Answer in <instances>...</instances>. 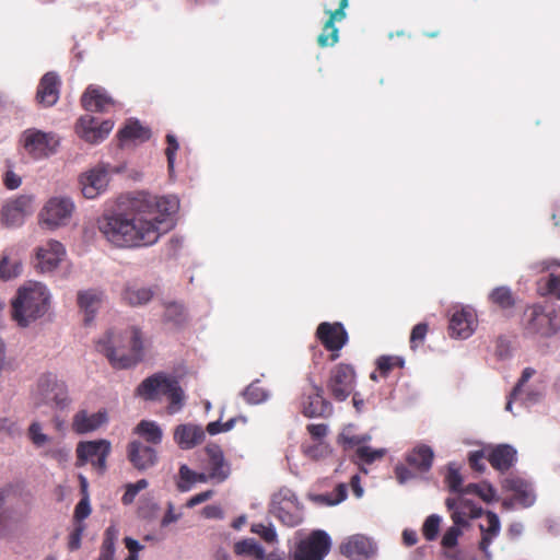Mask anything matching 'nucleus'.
<instances>
[{
  "instance_id": "20",
  "label": "nucleus",
  "mask_w": 560,
  "mask_h": 560,
  "mask_svg": "<svg viewBox=\"0 0 560 560\" xmlns=\"http://www.w3.org/2000/svg\"><path fill=\"white\" fill-rule=\"evenodd\" d=\"M340 552L350 560H365L375 552L372 540L363 535L350 536L340 547Z\"/></svg>"
},
{
  "instance_id": "9",
  "label": "nucleus",
  "mask_w": 560,
  "mask_h": 560,
  "mask_svg": "<svg viewBox=\"0 0 560 560\" xmlns=\"http://www.w3.org/2000/svg\"><path fill=\"white\" fill-rule=\"evenodd\" d=\"M24 150L35 160L47 158L55 153L59 144L58 139L51 132L37 129H27L22 135Z\"/></svg>"
},
{
  "instance_id": "8",
  "label": "nucleus",
  "mask_w": 560,
  "mask_h": 560,
  "mask_svg": "<svg viewBox=\"0 0 560 560\" xmlns=\"http://www.w3.org/2000/svg\"><path fill=\"white\" fill-rule=\"evenodd\" d=\"M74 210V205L70 198L52 197L39 212V222L49 229H56L66 225Z\"/></svg>"
},
{
  "instance_id": "30",
  "label": "nucleus",
  "mask_w": 560,
  "mask_h": 560,
  "mask_svg": "<svg viewBox=\"0 0 560 560\" xmlns=\"http://www.w3.org/2000/svg\"><path fill=\"white\" fill-rule=\"evenodd\" d=\"M154 294L155 291L151 287L127 283L121 291V300L130 306H141L149 303Z\"/></svg>"
},
{
  "instance_id": "39",
  "label": "nucleus",
  "mask_w": 560,
  "mask_h": 560,
  "mask_svg": "<svg viewBox=\"0 0 560 560\" xmlns=\"http://www.w3.org/2000/svg\"><path fill=\"white\" fill-rule=\"evenodd\" d=\"M234 552L238 556H249L256 560H264L266 552L264 548L253 538H246L235 542Z\"/></svg>"
},
{
  "instance_id": "2",
  "label": "nucleus",
  "mask_w": 560,
  "mask_h": 560,
  "mask_svg": "<svg viewBox=\"0 0 560 560\" xmlns=\"http://www.w3.org/2000/svg\"><path fill=\"white\" fill-rule=\"evenodd\" d=\"M96 349L105 354L114 368L127 369L142 359V334L137 327H129L121 334L109 330L96 342Z\"/></svg>"
},
{
  "instance_id": "43",
  "label": "nucleus",
  "mask_w": 560,
  "mask_h": 560,
  "mask_svg": "<svg viewBox=\"0 0 560 560\" xmlns=\"http://www.w3.org/2000/svg\"><path fill=\"white\" fill-rule=\"evenodd\" d=\"M244 399L252 405L264 402L268 398V393L260 386L258 380L252 382L242 393Z\"/></svg>"
},
{
  "instance_id": "27",
  "label": "nucleus",
  "mask_w": 560,
  "mask_h": 560,
  "mask_svg": "<svg viewBox=\"0 0 560 560\" xmlns=\"http://www.w3.org/2000/svg\"><path fill=\"white\" fill-rule=\"evenodd\" d=\"M205 439V432L201 427L186 423L179 424L174 431V441L182 450H189L200 444Z\"/></svg>"
},
{
  "instance_id": "33",
  "label": "nucleus",
  "mask_w": 560,
  "mask_h": 560,
  "mask_svg": "<svg viewBox=\"0 0 560 560\" xmlns=\"http://www.w3.org/2000/svg\"><path fill=\"white\" fill-rule=\"evenodd\" d=\"M375 365L376 370L370 375L372 381H377V373L386 378L395 369H402L405 360L399 355H381L376 359Z\"/></svg>"
},
{
  "instance_id": "26",
  "label": "nucleus",
  "mask_w": 560,
  "mask_h": 560,
  "mask_svg": "<svg viewBox=\"0 0 560 560\" xmlns=\"http://www.w3.org/2000/svg\"><path fill=\"white\" fill-rule=\"evenodd\" d=\"M81 104L89 112H105L114 101L103 88L90 85L81 96Z\"/></svg>"
},
{
  "instance_id": "23",
  "label": "nucleus",
  "mask_w": 560,
  "mask_h": 560,
  "mask_svg": "<svg viewBox=\"0 0 560 560\" xmlns=\"http://www.w3.org/2000/svg\"><path fill=\"white\" fill-rule=\"evenodd\" d=\"M487 460L493 469L504 472L516 463L517 452L509 444H499L487 450Z\"/></svg>"
},
{
  "instance_id": "19",
  "label": "nucleus",
  "mask_w": 560,
  "mask_h": 560,
  "mask_svg": "<svg viewBox=\"0 0 560 560\" xmlns=\"http://www.w3.org/2000/svg\"><path fill=\"white\" fill-rule=\"evenodd\" d=\"M61 81L56 72H47L39 80L36 102L44 107L55 105L59 100Z\"/></svg>"
},
{
  "instance_id": "36",
  "label": "nucleus",
  "mask_w": 560,
  "mask_h": 560,
  "mask_svg": "<svg viewBox=\"0 0 560 560\" xmlns=\"http://www.w3.org/2000/svg\"><path fill=\"white\" fill-rule=\"evenodd\" d=\"M151 137L150 130L139 121H129L122 129L118 131V138L121 142L128 140H138V141H147Z\"/></svg>"
},
{
  "instance_id": "1",
  "label": "nucleus",
  "mask_w": 560,
  "mask_h": 560,
  "mask_svg": "<svg viewBox=\"0 0 560 560\" xmlns=\"http://www.w3.org/2000/svg\"><path fill=\"white\" fill-rule=\"evenodd\" d=\"M178 208L175 196L140 192L131 199L127 212L103 215L98 220V230L117 248L150 246L172 229L170 218Z\"/></svg>"
},
{
  "instance_id": "58",
  "label": "nucleus",
  "mask_w": 560,
  "mask_h": 560,
  "mask_svg": "<svg viewBox=\"0 0 560 560\" xmlns=\"http://www.w3.org/2000/svg\"><path fill=\"white\" fill-rule=\"evenodd\" d=\"M166 143H167V147H166V150H165V154H166V158H167V166H168V170L170 171H173L174 168V161H175V154L179 148V144L177 142V139L174 135H171L168 133L166 136Z\"/></svg>"
},
{
  "instance_id": "13",
  "label": "nucleus",
  "mask_w": 560,
  "mask_h": 560,
  "mask_svg": "<svg viewBox=\"0 0 560 560\" xmlns=\"http://www.w3.org/2000/svg\"><path fill=\"white\" fill-rule=\"evenodd\" d=\"M177 384L174 377L164 374H154L143 380L137 387V394L145 400H155L160 396H168Z\"/></svg>"
},
{
  "instance_id": "61",
  "label": "nucleus",
  "mask_w": 560,
  "mask_h": 560,
  "mask_svg": "<svg viewBox=\"0 0 560 560\" xmlns=\"http://www.w3.org/2000/svg\"><path fill=\"white\" fill-rule=\"evenodd\" d=\"M306 429L311 436L316 441H320L328 432V427L325 423L308 424Z\"/></svg>"
},
{
  "instance_id": "55",
  "label": "nucleus",
  "mask_w": 560,
  "mask_h": 560,
  "mask_svg": "<svg viewBox=\"0 0 560 560\" xmlns=\"http://www.w3.org/2000/svg\"><path fill=\"white\" fill-rule=\"evenodd\" d=\"M464 525H453L444 533L441 545L445 549H453L457 546V541L459 536L462 535V529Z\"/></svg>"
},
{
  "instance_id": "25",
  "label": "nucleus",
  "mask_w": 560,
  "mask_h": 560,
  "mask_svg": "<svg viewBox=\"0 0 560 560\" xmlns=\"http://www.w3.org/2000/svg\"><path fill=\"white\" fill-rule=\"evenodd\" d=\"M325 13L328 14V20L325 22L320 34L317 36V44L319 47H331L339 39V30L335 23L340 22L346 18V12H341V9L331 10L324 4Z\"/></svg>"
},
{
  "instance_id": "60",
  "label": "nucleus",
  "mask_w": 560,
  "mask_h": 560,
  "mask_svg": "<svg viewBox=\"0 0 560 560\" xmlns=\"http://www.w3.org/2000/svg\"><path fill=\"white\" fill-rule=\"evenodd\" d=\"M536 371L533 368H525L522 372L520 380L512 390V397H518L522 393L523 386L528 382L530 377L535 375Z\"/></svg>"
},
{
  "instance_id": "45",
  "label": "nucleus",
  "mask_w": 560,
  "mask_h": 560,
  "mask_svg": "<svg viewBox=\"0 0 560 560\" xmlns=\"http://www.w3.org/2000/svg\"><path fill=\"white\" fill-rule=\"evenodd\" d=\"M445 483L451 492L464 494L463 477L454 465H448Z\"/></svg>"
},
{
  "instance_id": "35",
  "label": "nucleus",
  "mask_w": 560,
  "mask_h": 560,
  "mask_svg": "<svg viewBox=\"0 0 560 560\" xmlns=\"http://www.w3.org/2000/svg\"><path fill=\"white\" fill-rule=\"evenodd\" d=\"M133 432L143 438L150 446L154 447L162 442L163 432L154 421L141 420L135 428Z\"/></svg>"
},
{
  "instance_id": "3",
  "label": "nucleus",
  "mask_w": 560,
  "mask_h": 560,
  "mask_svg": "<svg viewBox=\"0 0 560 560\" xmlns=\"http://www.w3.org/2000/svg\"><path fill=\"white\" fill-rule=\"evenodd\" d=\"M50 295L39 282H28L20 287L11 301V316L20 327H27L42 318L49 308Z\"/></svg>"
},
{
  "instance_id": "50",
  "label": "nucleus",
  "mask_w": 560,
  "mask_h": 560,
  "mask_svg": "<svg viewBox=\"0 0 560 560\" xmlns=\"http://www.w3.org/2000/svg\"><path fill=\"white\" fill-rule=\"evenodd\" d=\"M302 450L304 455L313 460L325 458L330 454L329 446L322 442L312 445H303Z\"/></svg>"
},
{
  "instance_id": "51",
  "label": "nucleus",
  "mask_w": 560,
  "mask_h": 560,
  "mask_svg": "<svg viewBox=\"0 0 560 560\" xmlns=\"http://www.w3.org/2000/svg\"><path fill=\"white\" fill-rule=\"evenodd\" d=\"M148 485L149 483H148V481L145 479H140V480H138L135 483H127L126 485V491H125V493L121 497L122 504L124 505L131 504L135 501L137 494L141 490H144L148 487Z\"/></svg>"
},
{
  "instance_id": "22",
  "label": "nucleus",
  "mask_w": 560,
  "mask_h": 560,
  "mask_svg": "<svg viewBox=\"0 0 560 560\" xmlns=\"http://www.w3.org/2000/svg\"><path fill=\"white\" fill-rule=\"evenodd\" d=\"M65 248L58 241H49L36 252L37 268L42 272L52 271L61 261Z\"/></svg>"
},
{
  "instance_id": "57",
  "label": "nucleus",
  "mask_w": 560,
  "mask_h": 560,
  "mask_svg": "<svg viewBox=\"0 0 560 560\" xmlns=\"http://www.w3.org/2000/svg\"><path fill=\"white\" fill-rule=\"evenodd\" d=\"M252 532L259 535L260 538L268 544L277 541V533L271 525L266 526L262 523L253 524Z\"/></svg>"
},
{
  "instance_id": "59",
  "label": "nucleus",
  "mask_w": 560,
  "mask_h": 560,
  "mask_svg": "<svg viewBox=\"0 0 560 560\" xmlns=\"http://www.w3.org/2000/svg\"><path fill=\"white\" fill-rule=\"evenodd\" d=\"M487 458L483 451L471 452L468 456L469 466L479 472L485 471L486 467L482 460Z\"/></svg>"
},
{
  "instance_id": "44",
  "label": "nucleus",
  "mask_w": 560,
  "mask_h": 560,
  "mask_svg": "<svg viewBox=\"0 0 560 560\" xmlns=\"http://www.w3.org/2000/svg\"><path fill=\"white\" fill-rule=\"evenodd\" d=\"M386 455L385 448L374 450L370 446H360L355 450V456L358 459L366 465H371L376 460L382 459Z\"/></svg>"
},
{
  "instance_id": "47",
  "label": "nucleus",
  "mask_w": 560,
  "mask_h": 560,
  "mask_svg": "<svg viewBox=\"0 0 560 560\" xmlns=\"http://www.w3.org/2000/svg\"><path fill=\"white\" fill-rule=\"evenodd\" d=\"M347 498V487L345 483H339L334 493L331 494H318L315 500L326 505L338 504Z\"/></svg>"
},
{
  "instance_id": "5",
  "label": "nucleus",
  "mask_w": 560,
  "mask_h": 560,
  "mask_svg": "<svg viewBox=\"0 0 560 560\" xmlns=\"http://www.w3.org/2000/svg\"><path fill=\"white\" fill-rule=\"evenodd\" d=\"M112 452V444L107 440L82 441L77 445V463L78 467L90 463L93 468L100 472L106 470V460Z\"/></svg>"
},
{
  "instance_id": "38",
  "label": "nucleus",
  "mask_w": 560,
  "mask_h": 560,
  "mask_svg": "<svg viewBox=\"0 0 560 560\" xmlns=\"http://www.w3.org/2000/svg\"><path fill=\"white\" fill-rule=\"evenodd\" d=\"M97 128L98 121L91 115L81 116L77 125L78 133L90 143H97Z\"/></svg>"
},
{
  "instance_id": "53",
  "label": "nucleus",
  "mask_w": 560,
  "mask_h": 560,
  "mask_svg": "<svg viewBox=\"0 0 560 560\" xmlns=\"http://www.w3.org/2000/svg\"><path fill=\"white\" fill-rule=\"evenodd\" d=\"M276 517L285 526L294 527L301 524L302 517L296 512H290L283 506L276 510Z\"/></svg>"
},
{
  "instance_id": "41",
  "label": "nucleus",
  "mask_w": 560,
  "mask_h": 560,
  "mask_svg": "<svg viewBox=\"0 0 560 560\" xmlns=\"http://www.w3.org/2000/svg\"><path fill=\"white\" fill-rule=\"evenodd\" d=\"M21 271V261L18 258H12L9 253L4 252L0 259V279H13L18 277Z\"/></svg>"
},
{
  "instance_id": "15",
  "label": "nucleus",
  "mask_w": 560,
  "mask_h": 560,
  "mask_svg": "<svg viewBox=\"0 0 560 560\" xmlns=\"http://www.w3.org/2000/svg\"><path fill=\"white\" fill-rule=\"evenodd\" d=\"M33 198L31 196H19L3 206L1 214L7 226H19L26 215L32 213Z\"/></svg>"
},
{
  "instance_id": "52",
  "label": "nucleus",
  "mask_w": 560,
  "mask_h": 560,
  "mask_svg": "<svg viewBox=\"0 0 560 560\" xmlns=\"http://www.w3.org/2000/svg\"><path fill=\"white\" fill-rule=\"evenodd\" d=\"M180 480L177 482V489L182 492L189 491L191 485L196 481L197 474L192 471L187 465L179 467Z\"/></svg>"
},
{
  "instance_id": "42",
  "label": "nucleus",
  "mask_w": 560,
  "mask_h": 560,
  "mask_svg": "<svg viewBox=\"0 0 560 560\" xmlns=\"http://www.w3.org/2000/svg\"><path fill=\"white\" fill-rule=\"evenodd\" d=\"M538 285V290L542 295L560 300V270L558 272H550L545 279L539 281Z\"/></svg>"
},
{
  "instance_id": "64",
  "label": "nucleus",
  "mask_w": 560,
  "mask_h": 560,
  "mask_svg": "<svg viewBox=\"0 0 560 560\" xmlns=\"http://www.w3.org/2000/svg\"><path fill=\"white\" fill-rule=\"evenodd\" d=\"M91 512L88 498H83L74 509V516L77 520H84Z\"/></svg>"
},
{
  "instance_id": "32",
  "label": "nucleus",
  "mask_w": 560,
  "mask_h": 560,
  "mask_svg": "<svg viewBox=\"0 0 560 560\" xmlns=\"http://www.w3.org/2000/svg\"><path fill=\"white\" fill-rule=\"evenodd\" d=\"M487 526L480 525L481 540L479 542V549L485 553L487 558L490 557L489 546L491 545L494 537L500 533V520L494 512L488 511L486 513Z\"/></svg>"
},
{
  "instance_id": "12",
  "label": "nucleus",
  "mask_w": 560,
  "mask_h": 560,
  "mask_svg": "<svg viewBox=\"0 0 560 560\" xmlns=\"http://www.w3.org/2000/svg\"><path fill=\"white\" fill-rule=\"evenodd\" d=\"M316 338L324 348L335 352L341 350L348 342V332L339 322H323L317 326Z\"/></svg>"
},
{
  "instance_id": "40",
  "label": "nucleus",
  "mask_w": 560,
  "mask_h": 560,
  "mask_svg": "<svg viewBox=\"0 0 560 560\" xmlns=\"http://www.w3.org/2000/svg\"><path fill=\"white\" fill-rule=\"evenodd\" d=\"M368 434H355L352 427L345 428L337 438V442L343 447V450H350L353 447L364 446L363 444L370 441Z\"/></svg>"
},
{
  "instance_id": "46",
  "label": "nucleus",
  "mask_w": 560,
  "mask_h": 560,
  "mask_svg": "<svg viewBox=\"0 0 560 560\" xmlns=\"http://www.w3.org/2000/svg\"><path fill=\"white\" fill-rule=\"evenodd\" d=\"M464 494H477L483 501L490 502L493 500L495 491L490 485L469 483L464 488Z\"/></svg>"
},
{
  "instance_id": "31",
  "label": "nucleus",
  "mask_w": 560,
  "mask_h": 560,
  "mask_svg": "<svg viewBox=\"0 0 560 560\" xmlns=\"http://www.w3.org/2000/svg\"><path fill=\"white\" fill-rule=\"evenodd\" d=\"M434 453L428 445L421 444L412 448L406 456L409 466L419 471L430 470L433 462Z\"/></svg>"
},
{
  "instance_id": "37",
  "label": "nucleus",
  "mask_w": 560,
  "mask_h": 560,
  "mask_svg": "<svg viewBox=\"0 0 560 560\" xmlns=\"http://www.w3.org/2000/svg\"><path fill=\"white\" fill-rule=\"evenodd\" d=\"M488 300L492 305L501 310H509L515 305L514 294L511 289L505 285L494 288L489 293Z\"/></svg>"
},
{
  "instance_id": "63",
  "label": "nucleus",
  "mask_w": 560,
  "mask_h": 560,
  "mask_svg": "<svg viewBox=\"0 0 560 560\" xmlns=\"http://www.w3.org/2000/svg\"><path fill=\"white\" fill-rule=\"evenodd\" d=\"M82 533H83L82 527H77L69 535L68 548H69L70 551H74V550H78L80 548Z\"/></svg>"
},
{
  "instance_id": "18",
  "label": "nucleus",
  "mask_w": 560,
  "mask_h": 560,
  "mask_svg": "<svg viewBox=\"0 0 560 560\" xmlns=\"http://www.w3.org/2000/svg\"><path fill=\"white\" fill-rule=\"evenodd\" d=\"M79 182L83 196L88 199H93L103 192L107 187V170L104 166H97L81 175Z\"/></svg>"
},
{
  "instance_id": "21",
  "label": "nucleus",
  "mask_w": 560,
  "mask_h": 560,
  "mask_svg": "<svg viewBox=\"0 0 560 560\" xmlns=\"http://www.w3.org/2000/svg\"><path fill=\"white\" fill-rule=\"evenodd\" d=\"M108 422V413L106 409L97 412L89 413L86 410H79L72 418V430L77 434H86L96 431Z\"/></svg>"
},
{
  "instance_id": "56",
  "label": "nucleus",
  "mask_w": 560,
  "mask_h": 560,
  "mask_svg": "<svg viewBox=\"0 0 560 560\" xmlns=\"http://www.w3.org/2000/svg\"><path fill=\"white\" fill-rule=\"evenodd\" d=\"M27 435L32 443L37 447L45 445L49 441L48 435L42 432V425L37 421L31 423L27 430Z\"/></svg>"
},
{
  "instance_id": "28",
  "label": "nucleus",
  "mask_w": 560,
  "mask_h": 560,
  "mask_svg": "<svg viewBox=\"0 0 560 560\" xmlns=\"http://www.w3.org/2000/svg\"><path fill=\"white\" fill-rule=\"evenodd\" d=\"M209 478L218 482L224 481L230 475V466L225 462L223 451L218 446H208Z\"/></svg>"
},
{
  "instance_id": "10",
  "label": "nucleus",
  "mask_w": 560,
  "mask_h": 560,
  "mask_svg": "<svg viewBox=\"0 0 560 560\" xmlns=\"http://www.w3.org/2000/svg\"><path fill=\"white\" fill-rule=\"evenodd\" d=\"M323 388L310 380L301 397V412L306 418L325 417L331 410L330 402L323 397Z\"/></svg>"
},
{
  "instance_id": "17",
  "label": "nucleus",
  "mask_w": 560,
  "mask_h": 560,
  "mask_svg": "<svg viewBox=\"0 0 560 560\" xmlns=\"http://www.w3.org/2000/svg\"><path fill=\"white\" fill-rule=\"evenodd\" d=\"M127 457L132 466L140 471L147 470L158 463L155 448L137 440L128 444Z\"/></svg>"
},
{
  "instance_id": "4",
  "label": "nucleus",
  "mask_w": 560,
  "mask_h": 560,
  "mask_svg": "<svg viewBox=\"0 0 560 560\" xmlns=\"http://www.w3.org/2000/svg\"><path fill=\"white\" fill-rule=\"evenodd\" d=\"M559 329L560 311L553 304H535L525 311V330L528 334L550 337Z\"/></svg>"
},
{
  "instance_id": "29",
  "label": "nucleus",
  "mask_w": 560,
  "mask_h": 560,
  "mask_svg": "<svg viewBox=\"0 0 560 560\" xmlns=\"http://www.w3.org/2000/svg\"><path fill=\"white\" fill-rule=\"evenodd\" d=\"M103 301V293L97 290H86L78 293V305L84 312V324L90 325Z\"/></svg>"
},
{
  "instance_id": "14",
  "label": "nucleus",
  "mask_w": 560,
  "mask_h": 560,
  "mask_svg": "<svg viewBox=\"0 0 560 560\" xmlns=\"http://www.w3.org/2000/svg\"><path fill=\"white\" fill-rule=\"evenodd\" d=\"M445 505L451 512V518L455 525H468L467 518L479 517L482 513L481 508L465 499L463 494H458L456 498H447Z\"/></svg>"
},
{
  "instance_id": "24",
  "label": "nucleus",
  "mask_w": 560,
  "mask_h": 560,
  "mask_svg": "<svg viewBox=\"0 0 560 560\" xmlns=\"http://www.w3.org/2000/svg\"><path fill=\"white\" fill-rule=\"evenodd\" d=\"M476 317L471 310H456L450 319L448 330L452 337L466 339L474 332Z\"/></svg>"
},
{
  "instance_id": "34",
  "label": "nucleus",
  "mask_w": 560,
  "mask_h": 560,
  "mask_svg": "<svg viewBox=\"0 0 560 560\" xmlns=\"http://www.w3.org/2000/svg\"><path fill=\"white\" fill-rule=\"evenodd\" d=\"M163 323L174 328H180L187 323L188 315L185 306L178 302H168L164 304Z\"/></svg>"
},
{
  "instance_id": "54",
  "label": "nucleus",
  "mask_w": 560,
  "mask_h": 560,
  "mask_svg": "<svg viewBox=\"0 0 560 560\" xmlns=\"http://www.w3.org/2000/svg\"><path fill=\"white\" fill-rule=\"evenodd\" d=\"M428 331L429 326L427 323H419L412 328L409 339L410 348L412 350H416L419 346L423 345Z\"/></svg>"
},
{
  "instance_id": "11",
  "label": "nucleus",
  "mask_w": 560,
  "mask_h": 560,
  "mask_svg": "<svg viewBox=\"0 0 560 560\" xmlns=\"http://www.w3.org/2000/svg\"><path fill=\"white\" fill-rule=\"evenodd\" d=\"M37 388L44 402L51 401L60 409L66 408L70 402L66 383L58 380L57 376L51 373L40 376Z\"/></svg>"
},
{
  "instance_id": "6",
  "label": "nucleus",
  "mask_w": 560,
  "mask_h": 560,
  "mask_svg": "<svg viewBox=\"0 0 560 560\" xmlns=\"http://www.w3.org/2000/svg\"><path fill=\"white\" fill-rule=\"evenodd\" d=\"M355 371L347 363L335 365L327 381V389L331 397L337 401H345L354 390Z\"/></svg>"
},
{
  "instance_id": "7",
  "label": "nucleus",
  "mask_w": 560,
  "mask_h": 560,
  "mask_svg": "<svg viewBox=\"0 0 560 560\" xmlns=\"http://www.w3.org/2000/svg\"><path fill=\"white\" fill-rule=\"evenodd\" d=\"M330 548L329 535L325 530L316 529L298 544L294 560H324Z\"/></svg>"
},
{
  "instance_id": "16",
  "label": "nucleus",
  "mask_w": 560,
  "mask_h": 560,
  "mask_svg": "<svg viewBox=\"0 0 560 560\" xmlns=\"http://www.w3.org/2000/svg\"><path fill=\"white\" fill-rule=\"evenodd\" d=\"M503 488L513 493L512 501L522 508H529L536 501L532 483L518 476H511L503 482Z\"/></svg>"
},
{
  "instance_id": "49",
  "label": "nucleus",
  "mask_w": 560,
  "mask_h": 560,
  "mask_svg": "<svg viewBox=\"0 0 560 560\" xmlns=\"http://www.w3.org/2000/svg\"><path fill=\"white\" fill-rule=\"evenodd\" d=\"M167 398L170 400L167 406V412L170 415H174L183 408L185 395L178 383L173 387Z\"/></svg>"
},
{
  "instance_id": "48",
  "label": "nucleus",
  "mask_w": 560,
  "mask_h": 560,
  "mask_svg": "<svg viewBox=\"0 0 560 560\" xmlns=\"http://www.w3.org/2000/svg\"><path fill=\"white\" fill-rule=\"evenodd\" d=\"M441 521V517L436 514L428 516L427 520L424 521L422 526V535L428 541L436 539L440 530Z\"/></svg>"
},
{
  "instance_id": "62",
  "label": "nucleus",
  "mask_w": 560,
  "mask_h": 560,
  "mask_svg": "<svg viewBox=\"0 0 560 560\" xmlns=\"http://www.w3.org/2000/svg\"><path fill=\"white\" fill-rule=\"evenodd\" d=\"M22 179L21 177L15 174L13 171L9 170L5 172L3 176V184L5 188L13 190L21 186Z\"/></svg>"
}]
</instances>
